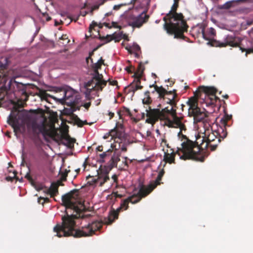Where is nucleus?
Wrapping results in <instances>:
<instances>
[{"mask_svg":"<svg viewBox=\"0 0 253 253\" xmlns=\"http://www.w3.org/2000/svg\"><path fill=\"white\" fill-rule=\"evenodd\" d=\"M75 191H71L62 197L63 205L66 207V215L62 217V224H57L53 228L54 232L58 237L73 236L76 238L91 236L99 230L103 223L95 220L81 229H75V219L80 217V214L84 209V203L74 196Z\"/></svg>","mask_w":253,"mask_h":253,"instance_id":"nucleus-1","label":"nucleus"},{"mask_svg":"<svg viewBox=\"0 0 253 253\" xmlns=\"http://www.w3.org/2000/svg\"><path fill=\"white\" fill-rule=\"evenodd\" d=\"M146 123L154 125L160 120L164 121L165 125L169 127H175L180 129L178 135L179 137H181V140L183 142L181 144V147L178 148L176 153L180 156V159L185 160L191 159L201 162L205 161V157L201 156L200 154L196 153L194 150L196 145H198V140L201 139V137H197L196 141L193 142L182 134V131H185L186 127L181 122L182 118L177 117L175 110H173L172 108L169 109L165 107L161 110L159 108L151 109L149 107V110L146 109Z\"/></svg>","mask_w":253,"mask_h":253,"instance_id":"nucleus-2","label":"nucleus"},{"mask_svg":"<svg viewBox=\"0 0 253 253\" xmlns=\"http://www.w3.org/2000/svg\"><path fill=\"white\" fill-rule=\"evenodd\" d=\"M217 89L213 86H200L194 92V96L191 97L187 102L189 106L188 115L193 117L194 123L203 121L208 115L205 110H202L198 106V100L203 99V103L207 106L213 105L219 98L215 95Z\"/></svg>","mask_w":253,"mask_h":253,"instance_id":"nucleus-3","label":"nucleus"},{"mask_svg":"<svg viewBox=\"0 0 253 253\" xmlns=\"http://www.w3.org/2000/svg\"><path fill=\"white\" fill-rule=\"evenodd\" d=\"M8 124L13 128L16 135L25 131L26 127L31 129L34 135L42 133L45 136L48 134V130L43 123L38 124L36 120H33L31 115L25 110L21 111L14 109L11 111L7 118Z\"/></svg>","mask_w":253,"mask_h":253,"instance_id":"nucleus-4","label":"nucleus"},{"mask_svg":"<svg viewBox=\"0 0 253 253\" xmlns=\"http://www.w3.org/2000/svg\"><path fill=\"white\" fill-rule=\"evenodd\" d=\"M205 131L204 136L200 141L198 140V145H196L195 148H197L198 152L195 151L196 153L200 154L201 156H204L205 158L208 156V154L203 150L200 151L203 148H210L211 151H213L216 150L217 146L221 141V138L225 137L227 135V132H224L223 136H221L219 132L213 131L210 125L208 126L204 127Z\"/></svg>","mask_w":253,"mask_h":253,"instance_id":"nucleus-5","label":"nucleus"},{"mask_svg":"<svg viewBox=\"0 0 253 253\" xmlns=\"http://www.w3.org/2000/svg\"><path fill=\"white\" fill-rule=\"evenodd\" d=\"M99 39L101 41H106V42L102 44L98 45L93 50V51L90 52L89 56L86 59L87 62H88L89 59L90 60L91 63H92V68L93 69L94 72V75L92 79L87 82V86H90L91 84H93V82H96L95 83V85H94V87L96 85H99L100 86H105L106 85L107 81L103 79L102 75L99 74L98 72V70L101 68L102 65L104 64V60L102 57H101L100 59L98 60L96 63H93V60L91 57L94 54V51L100 48L104 44L108 43L113 40H115L116 42H118L119 41V40L116 39L114 35H108L106 37L100 36Z\"/></svg>","mask_w":253,"mask_h":253,"instance_id":"nucleus-6","label":"nucleus"},{"mask_svg":"<svg viewBox=\"0 0 253 253\" xmlns=\"http://www.w3.org/2000/svg\"><path fill=\"white\" fill-rule=\"evenodd\" d=\"M165 21L164 28L167 32L170 35H174L175 38L184 39V33L187 31L188 25H182L179 21L175 20L173 15H168L163 18Z\"/></svg>","mask_w":253,"mask_h":253,"instance_id":"nucleus-7","label":"nucleus"},{"mask_svg":"<svg viewBox=\"0 0 253 253\" xmlns=\"http://www.w3.org/2000/svg\"><path fill=\"white\" fill-rule=\"evenodd\" d=\"M165 173L164 169L161 170L155 181L150 183L147 186L142 185L137 194L128 197L127 199L129 203L135 204L139 202L142 198L149 195L158 185L161 184V181Z\"/></svg>","mask_w":253,"mask_h":253,"instance_id":"nucleus-8","label":"nucleus"},{"mask_svg":"<svg viewBox=\"0 0 253 253\" xmlns=\"http://www.w3.org/2000/svg\"><path fill=\"white\" fill-rule=\"evenodd\" d=\"M202 33L203 38L209 41L208 43L212 46L222 47L229 45L232 47H236L238 45L239 42H240L239 39L237 41V38L232 36H227L223 42L211 39V37H214L216 34L215 29L211 27L208 30V34L205 33L204 28H203Z\"/></svg>","mask_w":253,"mask_h":253,"instance_id":"nucleus-9","label":"nucleus"},{"mask_svg":"<svg viewBox=\"0 0 253 253\" xmlns=\"http://www.w3.org/2000/svg\"><path fill=\"white\" fill-rule=\"evenodd\" d=\"M154 87L155 89V90L152 93H154L155 91L157 92L159 95V98L163 99L167 103L170 105V107H168L169 109L172 108V109L175 110V112H176V103L178 101L176 90L173 89L172 91H168L162 86H159L155 84L150 85V87Z\"/></svg>","mask_w":253,"mask_h":253,"instance_id":"nucleus-10","label":"nucleus"},{"mask_svg":"<svg viewBox=\"0 0 253 253\" xmlns=\"http://www.w3.org/2000/svg\"><path fill=\"white\" fill-rule=\"evenodd\" d=\"M129 203V202L128 201L126 198L122 202L119 208L117 209L116 210L112 211L108 217V221L106 222V224H111L114 221L115 219H118L120 212L128 209Z\"/></svg>","mask_w":253,"mask_h":253,"instance_id":"nucleus-11","label":"nucleus"},{"mask_svg":"<svg viewBox=\"0 0 253 253\" xmlns=\"http://www.w3.org/2000/svg\"><path fill=\"white\" fill-rule=\"evenodd\" d=\"M109 172L106 170L99 169L97 170V178H93L92 180L88 181L90 185L97 184L99 186H102L104 184L108 181L110 178L108 175Z\"/></svg>","mask_w":253,"mask_h":253,"instance_id":"nucleus-12","label":"nucleus"},{"mask_svg":"<svg viewBox=\"0 0 253 253\" xmlns=\"http://www.w3.org/2000/svg\"><path fill=\"white\" fill-rule=\"evenodd\" d=\"M146 11H144L137 16L131 15L130 16V20H132L131 26L133 27L140 28L144 23L147 22L149 16L146 14Z\"/></svg>","mask_w":253,"mask_h":253,"instance_id":"nucleus-13","label":"nucleus"},{"mask_svg":"<svg viewBox=\"0 0 253 253\" xmlns=\"http://www.w3.org/2000/svg\"><path fill=\"white\" fill-rule=\"evenodd\" d=\"M141 74V73L140 74L136 73L134 74L133 76L134 78V81L128 86L125 88V90L127 94L131 92L134 93L136 90L143 88V86L140 85Z\"/></svg>","mask_w":253,"mask_h":253,"instance_id":"nucleus-14","label":"nucleus"},{"mask_svg":"<svg viewBox=\"0 0 253 253\" xmlns=\"http://www.w3.org/2000/svg\"><path fill=\"white\" fill-rule=\"evenodd\" d=\"M178 3L177 0H174L170 10L168 13V15H173L175 17V20L179 21L182 25H188L186 21L184 19V17L183 14L181 13L176 12L177 9L178 7Z\"/></svg>","mask_w":253,"mask_h":253,"instance_id":"nucleus-15","label":"nucleus"},{"mask_svg":"<svg viewBox=\"0 0 253 253\" xmlns=\"http://www.w3.org/2000/svg\"><path fill=\"white\" fill-rule=\"evenodd\" d=\"M13 82L14 84H15L17 89H18V92L17 93L21 94V96L18 99V102L23 101L24 102H26L28 99V95L26 92L25 86L23 84L19 83L15 81V78L12 79L10 80V83L11 84L12 82ZM17 95V94H16Z\"/></svg>","mask_w":253,"mask_h":253,"instance_id":"nucleus-16","label":"nucleus"},{"mask_svg":"<svg viewBox=\"0 0 253 253\" xmlns=\"http://www.w3.org/2000/svg\"><path fill=\"white\" fill-rule=\"evenodd\" d=\"M96 82H93V84H91L90 86H87V82L85 84V87L86 88V91L85 92V95L87 100L90 99V93L92 90L102 91L103 88L105 87L100 86L99 85H96L94 87V85H95Z\"/></svg>","mask_w":253,"mask_h":253,"instance_id":"nucleus-17","label":"nucleus"},{"mask_svg":"<svg viewBox=\"0 0 253 253\" xmlns=\"http://www.w3.org/2000/svg\"><path fill=\"white\" fill-rule=\"evenodd\" d=\"M108 135H110L111 137V139H114V142H116L117 140H121L122 136L121 132L118 131L117 126L114 128L111 129L108 133Z\"/></svg>","mask_w":253,"mask_h":253,"instance_id":"nucleus-18","label":"nucleus"},{"mask_svg":"<svg viewBox=\"0 0 253 253\" xmlns=\"http://www.w3.org/2000/svg\"><path fill=\"white\" fill-rule=\"evenodd\" d=\"M59 185H61V182H58V183L53 182L51 183L47 190V193L50 195L51 197H54L58 193V187Z\"/></svg>","mask_w":253,"mask_h":253,"instance_id":"nucleus-19","label":"nucleus"},{"mask_svg":"<svg viewBox=\"0 0 253 253\" xmlns=\"http://www.w3.org/2000/svg\"><path fill=\"white\" fill-rule=\"evenodd\" d=\"M127 145L125 140L123 141V140L121 138V140H117L115 142L113 147L115 149H121L122 151L126 152L127 151Z\"/></svg>","mask_w":253,"mask_h":253,"instance_id":"nucleus-20","label":"nucleus"},{"mask_svg":"<svg viewBox=\"0 0 253 253\" xmlns=\"http://www.w3.org/2000/svg\"><path fill=\"white\" fill-rule=\"evenodd\" d=\"M126 49L128 51V52L130 53H134L135 57H138L139 56L138 53H137L139 51H140V46L137 44H133L132 46H129L126 47Z\"/></svg>","mask_w":253,"mask_h":253,"instance_id":"nucleus-21","label":"nucleus"},{"mask_svg":"<svg viewBox=\"0 0 253 253\" xmlns=\"http://www.w3.org/2000/svg\"><path fill=\"white\" fill-rule=\"evenodd\" d=\"M164 160L165 161L166 163H174L175 153H174L173 152L171 153H165Z\"/></svg>","mask_w":253,"mask_h":253,"instance_id":"nucleus-22","label":"nucleus"},{"mask_svg":"<svg viewBox=\"0 0 253 253\" xmlns=\"http://www.w3.org/2000/svg\"><path fill=\"white\" fill-rule=\"evenodd\" d=\"M63 138L67 141L66 145L69 147L72 148L74 146V144L76 140L71 138L68 134H65L63 136Z\"/></svg>","mask_w":253,"mask_h":253,"instance_id":"nucleus-23","label":"nucleus"},{"mask_svg":"<svg viewBox=\"0 0 253 253\" xmlns=\"http://www.w3.org/2000/svg\"><path fill=\"white\" fill-rule=\"evenodd\" d=\"M235 38H237V41H238V39L240 41V42H239L238 45L237 47H238V46L240 47V48L242 50V52L245 51L246 52V56L249 54L253 53V48H245L241 46L242 43H241V40L240 39V38H237V37H235Z\"/></svg>","mask_w":253,"mask_h":253,"instance_id":"nucleus-24","label":"nucleus"},{"mask_svg":"<svg viewBox=\"0 0 253 253\" xmlns=\"http://www.w3.org/2000/svg\"><path fill=\"white\" fill-rule=\"evenodd\" d=\"M232 118L231 115H229L225 113L223 118L221 119L220 122L222 125L224 126V127L226 126H229V125H228V122L230 121Z\"/></svg>","mask_w":253,"mask_h":253,"instance_id":"nucleus-25","label":"nucleus"},{"mask_svg":"<svg viewBox=\"0 0 253 253\" xmlns=\"http://www.w3.org/2000/svg\"><path fill=\"white\" fill-rule=\"evenodd\" d=\"M145 98L143 99L142 102L144 104H149L151 103L152 100L150 96V91H146L145 93Z\"/></svg>","mask_w":253,"mask_h":253,"instance_id":"nucleus-26","label":"nucleus"},{"mask_svg":"<svg viewBox=\"0 0 253 253\" xmlns=\"http://www.w3.org/2000/svg\"><path fill=\"white\" fill-rule=\"evenodd\" d=\"M7 65V59L5 57L0 58V69H4Z\"/></svg>","mask_w":253,"mask_h":253,"instance_id":"nucleus-27","label":"nucleus"},{"mask_svg":"<svg viewBox=\"0 0 253 253\" xmlns=\"http://www.w3.org/2000/svg\"><path fill=\"white\" fill-rule=\"evenodd\" d=\"M144 70V68L143 66L142 65L141 63H140L138 65L137 70L136 72L134 73V74H135L136 73L140 74L141 73V77H142Z\"/></svg>","mask_w":253,"mask_h":253,"instance_id":"nucleus-28","label":"nucleus"},{"mask_svg":"<svg viewBox=\"0 0 253 253\" xmlns=\"http://www.w3.org/2000/svg\"><path fill=\"white\" fill-rule=\"evenodd\" d=\"M75 122L79 127H82L83 126V121L77 116L75 118Z\"/></svg>","mask_w":253,"mask_h":253,"instance_id":"nucleus-29","label":"nucleus"},{"mask_svg":"<svg viewBox=\"0 0 253 253\" xmlns=\"http://www.w3.org/2000/svg\"><path fill=\"white\" fill-rule=\"evenodd\" d=\"M112 161L114 165H117L118 162L120 161L119 156H113L112 157Z\"/></svg>","mask_w":253,"mask_h":253,"instance_id":"nucleus-30","label":"nucleus"},{"mask_svg":"<svg viewBox=\"0 0 253 253\" xmlns=\"http://www.w3.org/2000/svg\"><path fill=\"white\" fill-rule=\"evenodd\" d=\"M60 39L65 41V42L62 43L63 44H66L70 42V40H68V37L66 35H62Z\"/></svg>","mask_w":253,"mask_h":253,"instance_id":"nucleus-31","label":"nucleus"},{"mask_svg":"<svg viewBox=\"0 0 253 253\" xmlns=\"http://www.w3.org/2000/svg\"><path fill=\"white\" fill-rule=\"evenodd\" d=\"M122 111L124 113L128 115L129 116H132V114H131V113L130 110L128 108H126V107H123Z\"/></svg>","mask_w":253,"mask_h":253,"instance_id":"nucleus-32","label":"nucleus"},{"mask_svg":"<svg viewBox=\"0 0 253 253\" xmlns=\"http://www.w3.org/2000/svg\"><path fill=\"white\" fill-rule=\"evenodd\" d=\"M233 1H228L225 3L223 5V8L225 9H229L232 6V3Z\"/></svg>","mask_w":253,"mask_h":253,"instance_id":"nucleus-33","label":"nucleus"},{"mask_svg":"<svg viewBox=\"0 0 253 253\" xmlns=\"http://www.w3.org/2000/svg\"><path fill=\"white\" fill-rule=\"evenodd\" d=\"M134 70V67L130 66H127L125 68V70H126L128 73H132V71L131 69Z\"/></svg>","mask_w":253,"mask_h":253,"instance_id":"nucleus-34","label":"nucleus"},{"mask_svg":"<svg viewBox=\"0 0 253 253\" xmlns=\"http://www.w3.org/2000/svg\"><path fill=\"white\" fill-rule=\"evenodd\" d=\"M97 25V24L94 21H93L92 23L89 26V32H91L92 29L94 28V27L96 26Z\"/></svg>","mask_w":253,"mask_h":253,"instance_id":"nucleus-35","label":"nucleus"},{"mask_svg":"<svg viewBox=\"0 0 253 253\" xmlns=\"http://www.w3.org/2000/svg\"><path fill=\"white\" fill-rule=\"evenodd\" d=\"M113 194L114 195V196L115 197V198H121L123 197V195L122 194H119L118 191H117V192H113Z\"/></svg>","mask_w":253,"mask_h":253,"instance_id":"nucleus-36","label":"nucleus"},{"mask_svg":"<svg viewBox=\"0 0 253 253\" xmlns=\"http://www.w3.org/2000/svg\"><path fill=\"white\" fill-rule=\"evenodd\" d=\"M67 176V173L65 172V173H62L61 176V180L62 181H66Z\"/></svg>","mask_w":253,"mask_h":253,"instance_id":"nucleus-37","label":"nucleus"},{"mask_svg":"<svg viewBox=\"0 0 253 253\" xmlns=\"http://www.w3.org/2000/svg\"><path fill=\"white\" fill-rule=\"evenodd\" d=\"M112 27L115 28H119L120 29H121V26H119L117 22H112Z\"/></svg>","mask_w":253,"mask_h":253,"instance_id":"nucleus-38","label":"nucleus"},{"mask_svg":"<svg viewBox=\"0 0 253 253\" xmlns=\"http://www.w3.org/2000/svg\"><path fill=\"white\" fill-rule=\"evenodd\" d=\"M109 84L112 85H116L118 84V82L116 80H113V81L109 80Z\"/></svg>","mask_w":253,"mask_h":253,"instance_id":"nucleus-39","label":"nucleus"},{"mask_svg":"<svg viewBox=\"0 0 253 253\" xmlns=\"http://www.w3.org/2000/svg\"><path fill=\"white\" fill-rule=\"evenodd\" d=\"M90 105H91V102H89L84 104L83 106L86 109H88L89 108V107L90 106Z\"/></svg>","mask_w":253,"mask_h":253,"instance_id":"nucleus-40","label":"nucleus"},{"mask_svg":"<svg viewBox=\"0 0 253 253\" xmlns=\"http://www.w3.org/2000/svg\"><path fill=\"white\" fill-rule=\"evenodd\" d=\"M43 15L45 17L47 21H49L51 19V18L47 14L43 13Z\"/></svg>","mask_w":253,"mask_h":253,"instance_id":"nucleus-41","label":"nucleus"},{"mask_svg":"<svg viewBox=\"0 0 253 253\" xmlns=\"http://www.w3.org/2000/svg\"><path fill=\"white\" fill-rule=\"evenodd\" d=\"M106 153L107 152H104V153H103L102 154H100L99 155V157H100V159H103L104 158H105L106 157V156H107V153Z\"/></svg>","mask_w":253,"mask_h":253,"instance_id":"nucleus-42","label":"nucleus"},{"mask_svg":"<svg viewBox=\"0 0 253 253\" xmlns=\"http://www.w3.org/2000/svg\"><path fill=\"white\" fill-rule=\"evenodd\" d=\"M25 178H26L27 179H28L29 180H31L32 179V177L31 176L29 172H28L26 174Z\"/></svg>","mask_w":253,"mask_h":253,"instance_id":"nucleus-43","label":"nucleus"},{"mask_svg":"<svg viewBox=\"0 0 253 253\" xmlns=\"http://www.w3.org/2000/svg\"><path fill=\"white\" fill-rule=\"evenodd\" d=\"M112 178L113 179L114 182H117L118 180V176L117 175L114 174L112 176Z\"/></svg>","mask_w":253,"mask_h":253,"instance_id":"nucleus-44","label":"nucleus"},{"mask_svg":"<svg viewBox=\"0 0 253 253\" xmlns=\"http://www.w3.org/2000/svg\"><path fill=\"white\" fill-rule=\"evenodd\" d=\"M49 202V199L48 198H43L42 197V203H48Z\"/></svg>","mask_w":253,"mask_h":253,"instance_id":"nucleus-45","label":"nucleus"},{"mask_svg":"<svg viewBox=\"0 0 253 253\" xmlns=\"http://www.w3.org/2000/svg\"><path fill=\"white\" fill-rule=\"evenodd\" d=\"M38 202L40 204H42V205L44 204V203H42V197H41L38 198Z\"/></svg>","mask_w":253,"mask_h":253,"instance_id":"nucleus-46","label":"nucleus"},{"mask_svg":"<svg viewBox=\"0 0 253 253\" xmlns=\"http://www.w3.org/2000/svg\"><path fill=\"white\" fill-rule=\"evenodd\" d=\"M125 161L124 162H123V163L125 164V165L128 168V162L127 161V157H125Z\"/></svg>","mask_w":253,"mask_h":253,"instance_id":"nucleus-47","label":"nucleus"},{"mask_svg":"<svg viewBox=\"0 0 253 253\" xmlns=\"http://www.w3.org/2000/svg\"><path fill=\"white\" fill-rule=\"evenodd\" d=\"M96 150L98 151H100V152H102L103 151V146L102 145L101 146H98L97 148H96Z\"/></svg>","mask_w":253,"mask_h":253,"instance_id":"nucleus-48","label":"nucleus"},{"mask_svg":"<svg viewBox=\"0 0 253 253\" xmlns=\"http://www.w3.org/2000/svg\"><path fill=\"white\" fill-rule=\"evenodd\" d=\"M103 24H104V25L105 26H106V27H107V28H108L109 29H111L112 27V26H110V24L109 23H105H105H103Z\"/></svg>","mask_w":253,"mask_h":253,"instance_id":"nucleus-49","label":"nucleus"},{"mask_svg":"<svg viewBox=\"0 0 253 253\" xmlns=\"http://www.w3.org/2000/svg\"><path fill=\"white\" fill-rule=\"evenodd\" d=\"M108 115L110 116V119H112L114 116V113H112V112H110L109 113H108Z\"/></svg>","mask_w":253,"mask_h":253,"instance_id":"nucleus-50","label":"nucleus"},{"mask_svg":"<svg viewBox=\"0 0 253 253\" xmlns=\"http://www.w3.org/2000/svg\"><path fill=\"white\" fill-rule=\"evenodd\" d=\"M121 7L120 5H115L113 7V9L114 10H118Z\"/></svg>","mask_w":253,"mask_h":253,"instance_id":"nucleus-51","label":"nucleus"},{"mask_svg":"<svg viewBox=\"0 0 253 253\" xmlns=\"http://www.w3.org/2000/svg\"><path fill=\"white\" fill-rule=\"evenodd\" d=\"M110 136V135H108V133L104 135L103 136V138L106 139L109 138V137Z\"/></svg>","mask_w":253,"mask_h":253,"instance_id":"nucleus-52","label":"nucleus"},{"mask_svg":"<svg viewBox=\"0 0 253 253\" xmlns=\"http://www.w3.org/2000/svg\"><path fill=\"white\" fill-rule=\"evenodd\" d=\"M112 12H108L105 14V16L108 17L112 14Z\"/></svg>","mask_w":253,"mask_h":253,"instance_id":"nucleus-53","label":"nucleus"},{"mask_svg":"<svg viewBox=\"0 0 253 253\" xmlns=\"http://www.w3.org/2000/svg\"><path fill=\"white\" fill-rule=\"evenodd\" d=\"M222 97L225 99H228L229 98V96L227 94L222 95Z\"/></svg>","mask_w":253,"mask_h":253,"instance_id":"nucleus-54","label":"nucleus"},{"mask_svg":"<svg viewBox=\"0 0 253 253\" xmlns=\"http://www.w3.org/2000/svg\"><path fill=\"white\" fill-rule=\"evenodd\" d=\"M6 179L7 181L12 180V178L10 176L6 177Z\"/></svg>","mask_w":253,"mask_h":253,"instance_id":"nucleus-55","label":"nucleus"},{"mask_svg":"<svg viewBox=\"0 0 253 253\" xmlns=\"http://www.w3.org/2000/svg\"><path fill=\"white\" fill-rule=\"evenodd\" d=\"M41 95L42 96L46 95V93L44 91H42V92H41Z\"/></svg>","mask_w":253,"mask_h":253,"instance_id":"nucleus-56","label":"nucleus"},{"mask_svg":"<svg viewBox=\"0 0 253 253\" xmlns=\"http://www.w3.org/2000/svg\"><path fill=\"white\" fill-rule=\"evenodd\" d=\"M169 86H172V85L174 84V82H172V81H170V82H169Z\"/></svg>","mask_w":253,"mask_h":253,"instance_id":"nucleus-57","label":"nucleus"},{"mask_svg":"<svg viewBox=\"0 0 253 253\" xmlns=\"http://www.w3.org/2000/svg\"><path fill=\"white\" fill-rule=\"evenodd\" d=\"M67 92H65V98H69L70 97L69 96H67Z\"/></svg>","mask_w":253,"mask_h":253,"instance_id":"nucleus-58","label":"nucleus"},{"mask_svg":"<svg viewBox=\"0 0 253 253\" xmlns=\"http://www.w3.org/2000/svg\"><path fill=\"white\" fill-rule=\"evenodd\" d=\"M83 126H84V125L87 124V123L86 121H83Z\"/></svg>","mask_w":253,"mask_h":253,"instance_id":"nucleus-59","label":"nucleus"},{"mask_svg":"<svg viewBox=\"0 0 253 253\" xmlns=\"http://www.w3.org/2000/svg\"><path fill=\"white\" fill-rule=\"evenodd\" d=\"M2 100H3V98H1V99H0V107L1 106V105H2L1 101H2Z\"/></svg>","mask_w":253,"mask_h":253,"instance_id":"nucleus-60","label":"nucleus"},{"mask_svg":"<svg viewBox=\"0 0 253 253\" xmlns=\"http://www.w3.org/2000/svg\"><path fill=\"white\" fill-rule=\"evenodd\" d=\"M184 88H185V89H187V88H189V86H185L184 87Z\"/></svg>","mask_w":253,"mask_h":253,"instance_id":"nucleus-61","label":"nucleus"},{"mask_svg":"<svg viewBox=\"0 0 253 253\" xmlns=\"http://www.w3.org/2000/svg\"><path fill=\"white\" fill-rule=\"evenodd\" d=\"M181 107H182V110H183V107H185V105H184L182 104V105H181Z\"/></svg>","mask_w":253,"mask_h":253,"instance_id":"nucleus-62","label":"nucleus"},{"mask_svg":"<svg viewBox=\"0 0 253 253\" xmlns=\"http://www.w3.org/2000/svg\"><path fill=\"white\" fill-rule=\"evenodd\" d=\"M135 0H132V1H131V3H134L135 2Z\"/></svg>","mask_w":253,"mask_h":253,"instance_id":"nucleus-63","label":"nucleus"},{"mask_svg":"<svg viewBox=\"0 0 253 253\" xmlns=\"http://www.w3.org/2000/svg\"><path fill=\"white\" fill-rule=\"evenodd\" d=\"M144 116H145L144 113H143L142 115V117L143 118H144Z\"/></svg>","mask_w":253,"mask_h":253,"instance_id":"nucleus-64","label":"nucleus"}]
</instances>
